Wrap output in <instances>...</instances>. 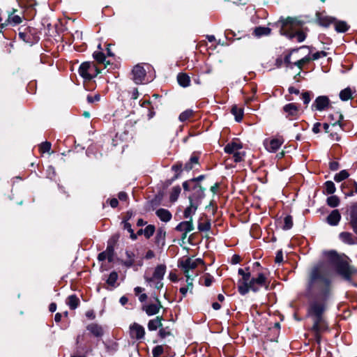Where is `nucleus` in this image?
<instances>
[{
    "instance_id": "4468645a",
    "label": "nucleus",
    "mask_w": 357,
    "mask_h": 357,
    "mask_svg": "<svg viewBox=\"0 0 357 357\" xmlns=\"http://www.w3.org/2000/svg\"><path fill=\"white\" fill-rule=\"evenodd\" d=\"M245 270L247 273L242 277V284L238 286V291L242 295H245L248 292V287L251 280L249 268H247Z\"/></svg>"
},
{
    "instance_id": "412c9836",
    "label": "nucleus",
    "mask_w": 357,
    "mask_h": 357,
    "mask_svg": "<svg viewBox=\"0 0 357 357\" xmlns=\"http://www.w3.org/2000/svg\"><path fill=\"white\" fill-rule=\"evenodd\" d=\"M194 229L193 220H187L180 222L176 227L178 231L189 233Z\"/></svg>"
},
{
    "instance_id": "72a5a7b5",
    "label": "nucleus",
    "mask_w": 357,
    "mask_h": 357,
    "mask_svg": "<svg viewBox=\"0 0 357 357\" xmlns=\"http://www.w3.org/2000/svg\"><path fill=\"white\" fill-rule=\"evenodd\" d=\"M181 188L178 186H175L172 188L171 194H170V200L172 202H174L177 200L180 193H181Z\"/></svg>"
},
{
    "instance_id": "a18cd8bd",
    "label": "nucleus",
    "mask_w": 357,
    "mask_h": 357,
    "mask_svg": "<svg viewBox=\"0 0 357 357\" xmlns=\"http://www.w3.org/2000/svg\"><path fill=\"white\" fill-rule=\"evenodd\" d=\"M192 115V111L191 109H188L183 112L179 115V120L182 122L185 121L188 119H190Z\"/></svg>"
},
{
    "instance_id": "6e6552de",
    "label": "nucleus",
    "mask_w": 357,
    "mask_h": 357,
    "mask_svg": "<svg viewBox=\"0 0 357 357\" xmlns=\"http://www.w3.org/2000/svg\"><path fill=\"white\" fill-rule=\"evenodd\" d=\"M283 112L287 118L289 119H295L298 118L300 114V109L298 106L295 103H289L283 107Z\"/></svg>"
},
{
    "instance_id": "603ef678",
    "label": "nucleus",
    "mask_w": 357,
    "mask_h": 357,
    "mask_svg": "<svg viewBox=\"0 0 357 357\" xmlns=\"http://www.w3.org/2000/svg\"><path fill=\"white\" fill-rule=\"evenodd\" d=\"M162 280H155V282L149 283L150 286H153L157 289H160L163 287Z\"/></svg>"
},
{
    "instance_id": "79ce46f5",
    "label": "nucleus",
    "mask_w": 357,
    "mask_h": 357,
    "mask_svg": "<svg viewBox=\"0 0 357 357\" xmlns=\"http://www.w3.org/2000/svg\"><path fill=\"white\" fill-rule=\"evenodd\" d=\"M155 232V227L149 225L144 229V235L146 238H149Z\"/></svg>"
},
{
    "instance_id": "bb28decb",
    "label": "nucleus",
    "mask_w": 357,
    "mask_h": 357,
    "mask_svg": "<svg viewBox=\"0 0 357 357\" xmlns=\"http://www.w3.org/2000/svg\"><path fill=\"white\" fill-rule=\"evenodd\" d=\"M165 236H166L165 231L162 229H159L157 231V234H156V236H155V243L158 245L163 246L165 243Z\"/></svg>"
},
{
    "instance_id": "f8f14e48",
    "label": "nucleus",
    "mask_w": 357,
    "mask_h": 357,
    "mask_svg": "<svg viewBox=\"0 0 357 357\" xmlns=\"http://www.w3.org/2000/svg\"><path fill=\"white\" fill-rule=\"evenodd\" d=\"M283 143L282 138H273L270 140H266L264 142L265 147L269 152H275L279 149Z\"/></svg>"
},
{
    "instance_id": "4c0bfd02",
    "label": "nucleus",
    "mask_w": 357,
    "mask_h": 357,
    "mask_svg": "<svg viewBox=\"0 0 357 357\" xmlns=\"http://www.w3.org/2000/svg\"><path fill=\"white\" fill-rule=\"evenodd\" d=\"M349 176V174L346 170H342L340 172L335 174V176L334 177V180L336 182H340V181L346 179L347 178H348Z\"/></svg>"
},
{
    "instance_id": "cd10ccee",
    "label": "nucleus",
    "mask_w": 357,
    "mask_h": 357,
    "mask_svg": "<svg viewBox=\"0 0 357 357\" xmlns=\"http://www.w3.org/2000/svg\"><path fill=\"white\" fill-rule=\"evenodd\" d=\"M79 303V299L75 295H71L68 297L67 304L70 309L74 310L77 308Z\"/></svg>"
},
{
    "instance_id": "8fccbe9b",
    "label": "nucleus",
    "mask_w": 357,
    "mask_h": 357,
    "mask_svg": "<svg viewBox=\"0 0 357 357\" xmlns=\"http://www.w3.org/2000/svg\"><path fill=\"white\" fill-rule=\"evenodd\" d=\"M164 352V349L162 346L158 345L155 347L153 348L152 353L154 357H158L161 354H162Z\"/></svg>"
},
{
    "instance_id": "c03bdc74",
    "label": "nucleus",
    "mask_w": 357,
    "mask_h": 357,
    "mask_svg": "<svg viewBox=\"0 0 357 357\" xmlns=\"http://www.w3.org/2000/svg\"><path fill=\"white\" fill-rule=\"evenodd\" d=\"M324 185L326 193L333 194L335 192L336 188L333 182L328 181H326Z\"/></svg>"
},
{
    "instance_id": "e2e57ef3",
    "label": "nucleus",
    "mask_w": 357,
    "mask_h": 357,
    "mask_svg": "<svg viewBox=\"0 0 357 357\" xmlns=\"http://www.w3.org/2000/svg\"><path fill=\"white\" fill-rule=\"evenodd\" d=\"M99 100H100V96L99 95H96L93 97L88 96V97H87V100H88V102L89 103H92V102H93L95 101H98Z\"/></svg>"
},
{
    "instance_id": "b1692460",
    "label": "nucleus",
    "mask_w": 357,
    "mask_h": 357,
    "mask_svg": "<svg viewBox=\"0 0 357 357\" xmlns=\"http://www.w3.org/2000/svg\"><path fill=\"white\" fill-rule=\"evenodd\" d=\"M162 317H156L153 319H151L148 323V328L149 331H155L158 328H161L162 326Z\"/></svg>"
},
{
    "instance_id": "20e7f679",
    "label": "nucleus",
    "mask_w": 357,
    "mask_h": 357,
    "mask_svg": "<svg viewBox=\"0 0 357 357\" xmlns=\"http://www.w3.org/2000/svg\"><path fill=\"white\" fill-rule=\"evenodd\" d=\"M144 66L148 70L150 68V66L146 63L137 64L132 70V79L137 84H142L146 81L147 70L144 68Z\"/></svg>"
},
{
    "instance_id": "5fc2aeb1",
    "label": "nucleus",
    "mask_w": 357,
    "mask_h": 357,
    "mask_svg": "<svg viewBox=\"0 0 357 357\" xmlns=\"http://www.w3.org/2000/svg\"><path fill=\"white\" fill-rule=\"evenodd\" d=\"M351 220L357 218V203L354 204L350 213Z\"/></svg>"
},
{
    "instance_id": "2eb2a0df",
    "label": "nucleus",
    "mask_w": 357,
    "mask_h": 357,
    "mask_svg": "<svg viewBox=\"0 0 357 357\" xmlns=\"http://www.w3.org/2000/svg\"><path fill=\"white\" fill-rule=\"evenodd\" d=\"M329 104V99L326 96H319L316 98L312 104V107H314L319 111L324 110L328 107Z\"/></svg>"
},
{
    "instance_id": "39448f33",
    "label": "nucleus",
    "mask_w": 357,
    "mask_h": 357,
    "mask_svg": "<svg viewBox=\"0 0 357 357\" xmlns=\"http://www.w3.org/2000/svg\"><path fill=\"white\" fill-rule=\"evenodd\" d=\"M17 11L16 9L13 8L11 11L8 13V19L5 23L1 24V28H3L8 24L15 26L22 22L24 17L23 15L15 14Z\"/></svg>"
},
{
    "instance_id": "37998d69",
    "label": "nucleus",
    "mask_w": 357,
    "mask_h": 357,
    "mask_svg": "<svg viewBox=\"0 0 357 357\" xmlns=\"http://www.w3.org/2000/svg\"><path fill=\"white\" fill-rule=\"evenodd\" d=\"M293 226V220L292 218L290 215H287L284 219V225L282 227L283 229L288 230L291 229Z\"/></svg>"
},
{
    "instance_id": "dca6fc26",
    "label": "nucleus",
    "mask_w": 357,
    "mask_h": 357,
    "mask_svg": "<svg viewBox=\"0 0 357 357\" xmlns=\"http://www.w3.org/2000/svg\"><path fill=\"white\" fill-rule=\"evenodd\" d=\"M242 148H243V146L240 142L232 141V142L228 143L225 146L224 150L227 153L233 154L235 152H237L238 151L242 149Z\"/></svg>"
},
{
    "instance_id": "9b49d317",
    "label": "nucleus",
    "mask_w": 357,
    "mask_h": 357,
    "mask_svg": "<svg viewBox=\"0 0 357 357\" xmlns=\"http://www.w3.org/2000/svg\"><path fill=\"white\" fill-rule=\"evenodd\" d=\"M166 272V266L163 264L158 265L155 268L153 276L151 278L146 277V281L148 283L155 282V280H162Z\"/></svg>"
},
{
    "instance_id": "c9c22d12",
    "label": "nucleus",
    "mask_w": 357,
    "mask_h": 357,
    "mask_svg": "<svg viewBox=\"0 0 357 357\" xmlns=\"http://www.w3.org/2000/svg\"><path fill=\"white\" fill-rule=\"evenodd\" d=\"M271 33V29L268 27H257L255 30L257 36H268Z\"/></svg>"
},
{
    "instance_id": "bf43d9fd",
    "label": "nucleus",
    "mask_w": 357,
    "mask_h": 357,
    "mask_svg": "<svg viewBox=\"0 0 357 357\" xmlns=\"http://www.w3.org/2000/svg\"><path fill=\"white\" fill-rule=\"evenodd\" d=\"M296 20L295 18H292V17H287L283 24L284 26H288V25H290V26H294L295 24H296Z\"/></svg>"
},
{
    "instance_id": "052dcab7",
    "label": "nucleus",
    "mask_w": 357,
    "mask_h": 357,
    "mask_svg": "<svg viewBox=\"0 0 357 357\" xmlns=\"http://www.w3.org/2000/svg\"><path fill=\"white\" fill-rule=\"evenodd\" d=\"M195 277L187 278L186 280L187 286L185 287L188 288V291H190V292L192 291L193 287L192 280Z\"/></svg>"
},
{
    "instance_id": "09e8293b",
    "label": "nucleus",
    "mask_w": 357,
    "mask_h": 357,
    "mask_svg": "<svg viewBox=\"0 0 357 357\" xmlns=\"http://www.w3.org/2000/svg\"><path fill=\"white\" fill-rule=\"evenodd\" d=\"M311 60L309 56H305L304 58L297 61L294 63V65L298 67L300 69L302 68L303 66L308 63Z\"/></svg>"
},
{
    "instance_id": "69168bd1",
    "label": "nucleus",
    "mask_w": 357,
    "mask_h": 357,
    "mask_svg": "<svg viewBox=\"0 0 357 357\" xmlns=\"http://www.w3.org/2000/svg\"><path fill=\"white\" fill-rule=\"evenodd\" d=\"M212 282H213V278L210 275L206 276L204 280L205 286L209 287L211 285Z\"/></svg>"
},
{
    "instance_id": "e433bc0d",
    "label": "nucleus",
    "mask_w": 357,
    "mask_h": 357,
    "mask_svg": "<svg viewBox=\"0 0 357 357\" xmlns=\"http://www.w3.org/2000/svg\"><path fill=\"white\" fill-rule=\"evenodd\" d=\"M327 204L331 207H336L339 205L340 199L335 196L333 195L327 198Z\"/></svg>"
},
{
    "instance_id": "393cba45",
    "label": "nucleus",
    "mask_w": 357,
    "mask_h": 357,
    "mask_svg": "<svg viewBox=\"0 0 357 357\" xmlns=\"http://www.w3.org/2000/svg\"><path fill=\"white\" fill-rule=\"evenodd\" d=\"M158 217L163 222H169L172 218L171 213L164 208H160L156 211Z\"/></svg>"
},
{
    "instance_id": "7c9ffc66",
    "label": "nucleus",
    "mask_w": 357,
    "mask_h": 357,
    "mask_svg": "<svg viewBox=\"0 0 357 357\" xmlns=\"http://www.w3.org/2000/svg\"><path fill=\"white\" fill-rule=\"evenodd\" d=\"M140 105L142 107L147 109V111H148L147 115H148L149 119H151L154 116L155 112L153 111H152L153 107L152 106H151V102L149 100H146L141 101Z\"/></svg>"
},
{
    "instance_id": "0e129e2a",
    "label": "nucleus",
    "mask_w": 357,
    "mask_h": 357,
    "mask_svg": "<svg viewBox=\"0 0 357 357\" xmlns=\"http://www.w3.org/2000/svg\"><path fill=\"white\" fill-rule=\"evenodd\" d=\"M350 223L354 231L357 234V218L351 219Z\"/></svg>"
},
{
    "instance_id": "ddd939ff",
    "label": "nucleus",
    "mask_w": 357,
    "mask_h": 357,
    "mask_svg": "<svg viewBox=\"0 0 357 357\" xmlns=\"http://www.w3.org/2000/svg\"><path fill=\"white\" fill-rule=\"evenodd\" d=\"M156 303H150L143 305L142 310L146 312L147 315L152 316L159 312L162 305L158 298H156Z\"/></svg>"
},
{
    "instance_id": "f03ea898",
    "label": "nucleus",
    "mask_w": 357,
    "mask_h": 357,
    "mask_svg": "<svg viewBox=\"0 0 357 357\" xmlns=\"http://www.w3.org/2000/svg\"><path fill=\"white\" fill-rule=\"evenodd\" d=\"M328 255L333 264L336 266L338 273L347 278H349L351 271L346 260L333 251L330 252Z\"/></svg>"
},
{
    "instance_id": "5701e85b",
    "label": "nucleus",
    "mask_w": 357,
    "mask_h": 357,
    "mask_svg": "<svg viewBox=\"0 0 357 357\" xmlns=\"http://www.w3.org/2000/svg\"><path fill=\"white\" fill-rule=\"evenodd\" d=\"M356 91L354 89L350 87H347L340 92L339 96L341 100L347 101L353 98V94Z\"/></svg>"
},
{
    "instance_id": "7ed1b4c3",
    "label": "nucleus",
    "mask_w": 357,
    "mask_h": 357,
    "mask_svg": "<svg viewBox=\"0 0 357 357\" xmlns=\"http://www.w3.org/2000/svg\"><path fill=\"white\" fill-rule=\"evenodd\" d=\"M202 259L187 258L180 263V267L185 275L186 278L196 277L197 273H190V271L195 269L199 264H203Z\"/></svg>"
},
{
    "instance_id": "680f3d73",
    "label": "nucleus",
    "mask_w": 357,
    "mask_h": 357,
    "mask_svg": "<svg viewBox=\"0 0 357 357\" xmlns=\"http://www.w3.org/2000/svg\"><path fill=\"white\" fill-rule=\"evenodd\" d=\"M298 42H302L305 40V36L302 32H298L294 36Z\"/></svg>"
},
{
    "instance_id": "f257e3e1",
    "label": "nucleus",
    "mask_w": 357,
    "mask_h": 357,
    "mask_svg": "<svg viewBox=\"0 0 357 357\" xmlns=\"http://www.w3.org/2000/svg\"><path fill=\"white\" fill-rule=\"evenodd\" d=\"M330 289V273L326 266L321 264L313 267L309 273L306 296L324 300L328 296Z\"/></svg>"
},
{
    "instance_id": "ea45409f",
    "label": "nucleus",
    "mask_w": 357,
    "mask_h": 357,
    "mask_svg": "<svg viewBox=\"0 0 357 357\" xmlns=\"http://www.w3.org/2000/svg\"><path fill=\"white\" fill-rule=\"evenodd\" d=\"M117 279H118L117 273L115 271H113L109 274V275L107 280V283L111 286H114Z\"/></svg>"
},
{
    "instance_id": "9d476101",
    "label": "nucleus",
    "mask_w": 357,
    "mask_h": 357,
    "mask_svg": "<svg viewBox=\"0 0 357 357\" xmlns=\"http://www.w3.org/2000/svg\"><path fill=\"white\" fill-rule=\"evenodd\" d=\"M266 282V278L263 273H259L257 278H252L248 287V291L252 290L257 291L259 289L264 286Z\"/></svg>"
},
{
    "instance_id": "f3484780",
    "label": "nucleus",
    "mask_w": 357,
    "mask_h": 357,
    "mask_svg": "<svg viewBox=\"0 0 357 357\" xmlns=\"http://www.w3.org/2000/svg\"><path fill=\"white\" fill-rule=\"evenodd\" d=\"M87 331L96 337H102L103 335V329L101 326L96 323H91L86 326Z\"/></svg>"
},
{
    "instance_id": "de8ad7c7",
    "label": "nucleus",
    "mask_w": 357,
    "mask_h": 357,
    "mask_svg": "<svg viewBox=\"0 0 357 357\" xmlns=\"http://www.w3.org/2000/svg\"><path fill=\"white\" fill-rule=\"evenodd\" d=\"M104 252L105 253V255L107 256V259H108V261L109 262L112 261L114 254V248H112V246H107L106 250Z\"/></svg>"
},
{
    "instance_id": "58836bf2",
    "label": "nucleus",
    "mask_w": 357,
    "mask_h": 357,
    "mask_svg": "<svg viewBox=\"0 0 357 357\" xmlns=\"http://www.w3.org/2000/svg\"><path fill=\"white\" fill-rule=\"evenodd\" d=\"M123 229H126L130 234V238H132V240H136L137 234H135L134 233L133 229L131 227V225L126 221L123 222Z\"/></svg>"
},
{
    "instance_id": "473e14b6",
    "label": "nucleus",
    "mask_w": 357,
    "mask_h": 357,
    "mask_svg": "<svg viewBox=\"0 0 357 357\" xmlns=\"http://www.w3.org/2000/svg\"><path fill=\"white\" fill-rule=\"evenodd\" d=\"M198 162H199L198 157H197V156H192L190 158L189 162H188L185 165L184 169L186 170V171H190V170H191L193 168L194 165H197Z\"/></svg>"
},
{
    "instance_id": "0eeeda50",
    "label": "nucleus",
    "mask_w": 357,
    "mask_h": 357,
    "mask_svg": "<svg viewBox=\"0 0 357 357\" xmlns=\"http://www.w3.org/2000/svg\"><path fill=\"white\" fill-rule=\"evenodd\" d=\"M324 311V305L322 303L314 301L310 304L308 310L309 315L313 318L323 317L322 314Z\"/></svg>"
},
{
    "instance_id": "aec40b11",
    "label": "nucleus",
    "mask_w": 357,
    "mask_h": 357,
    "mask_svg": "<svg viewBox=\"0 0 357 357\" xmlns=\"http://www.w3.org/2000/svg\"><path fill=\"white\" fill-rule=\"evenodd\" d=\"M190 205L185 209L183 216L189 220H192V215L195 213L197 209V205L192 202L191 197H189Z\"/></svg>"
},
{
    "instance_id": "864d4df0",
    "label": "nucleus",
    "mask_w": 357,
    "mask_h": 357,
    "mask_svg": "<svg viewBox=\"0 0 357 357\" xmlns=\"http://www.w3.org/2000/svg\"><path fill=\"white\" fill-rule=\"evenodd\" d=\"M301 98L304 104L307 105L310 102V95L309 92H304L302 93Z\"/></svg>"
},
{
    "instance_id": "6e6d98bb",
    "label": "nucleus",
    "mask_w": 357,
    "mask_h": 357,
    "mask_svg": "<svg viewBox=\"0 0 357 357\" xmlns=\"http://www.w3.org/2000/svg\"><path fill=\"white\" fill-rule=\"evenodd\" d=\"M283 261V253L282 250H278L276 253L275 261L277 264H280Z\"/></svg>"
},
{
    "instance_id": "13d9d810",
    "label": "nucleus",
    "mask_w": 357,
    "mask_h": 357,
    "mask_svg": "<svg viewBox=\"0 0 357 357\" xmlns=\"http://www.w3.org/2000/svg\"><path fill=\"white\" fill-rule=\"evenodd\" d=\"M326 56V53L324 52H318L312 54L311 59L312 60H317L319 59L320 57H324Z\"/></svg>"
},
{
    "instance_id": "c85d7f7f",
    "label": "nucleus",
    "mask_w": 357,
    "mask_h": 357,
    "mask_svg": "<svg viewBox=\"0 0 357 357\" xmlns=\"http://www.w3.org/2000/svg\"><path fill=\"white\" fill-rule=\"evenodd\" d=\"M231 113L235 116L236 121L239 122L242 120L243 116V110L242 108L238 107L237 105H234L231 108Z\"/></svg>"
},
{
    "instance_id": "f704fd0d",
    "label": "nucleus",
    "mask_w": 357,
    "mask_h": 357,
    "mask_svg": "<svg viewBox=\"0 0 357 357\" xmlns=\"http://www.w3.org/2000/svg\"><path fill=\"white\" fill-rule=\"evenodd\" d=\"M349 26L345 22L339 21L335 24V29L338 32H345L347 31Z\"/></svg>"
},
{
    "instance_id": "3c124183",
    "label": "nucleus",
    "mask_w": 357,
    "mask_h": 357,
    "mask_svg": "<svg viewBox=\"0 0 357 357\" xmlns=\"http://www.w3.org/2000/svg\"><path fill=\"white\" fill-rule=\"evenodd\" d=\"M50 149H51V144L48 142H45L42 143L40 146V149L41 152H43V153L49 152Z\"/></svg>"
},
{
    "instance_id": "4d7b16f0",
    "label": "nucleus",
    "mask_w": 357,
    "mask_h": 357,
    "mask_svg": "<svg viewBox=\"0 0 357 357\" xmlns=\"http://www.w3.org/2000/svg\"><path fill=\"white\" fill-rule=\"evenodd\" d=\"M170 335H171V333L169 331H167V328H160V329L159 331V335L162 338H165L167 336H169Z\"/></svg>"
},
{
    "instance_id": "2f4dec72",
    "label": "nucleus",
    "mask_w": 357,
    "mask_h": 357,
    "mask_svg": "<svg viewBox=\"0 0 357 357\" xmlns=\"http://www.w3.org/2000/svg\"><path fill=\"white\" fill-rule=\"evenodd\" d=\"M93 56L98 63H104L105 66L109 64V61H106L105 56L101 52H95Z\"/></svg>"
},
{
    "instance_id": "1a4fd4ad",
    "label": "nucleus",
    "mask_w": 357,
    "mask_h": 357,
    "mask_svg": "<svg viewBox=\"0 0 357 357\" xmlns=\"http://www.w3.org/2000/svg\"><path fill=\"white\" fill-rule=\"evenodd\" d=\"M144 328L137 323H134L130 326V335L131 338L140 340L144 337Z\"/></svg>"
},
{
    "instance_id": "c756f323",
    "label": "nucleus",
    "mask_w": 357,
    "mask_h": 357,
    "mask_svg": "<svg viewBox=\"0 0 357 357\" xmlns=\"http://www.w3.org/2000/svg\"><path fill=\"white\" fill-rule=\"evenodd\" d=\"M126 255L127 256V259L124 260L122 264L126 267H130L135 263V254L131 251H126Z\"/></svg>"
},
{
    "instance_id": "6ab92c4d",
    "label": "nucleus",
    "mask_w": 357,
    "mask_h": 357,
    "mask_svg": "<svg viewBox=\"0 0 357 357\" xmlns=\"http://www.w3.org/2000/svg\"><path fill=\"white\" fill-rule=\"evenodd\" d=\"M340 239L344 243L354 245L357 243V238L354 237L351 233L344 231L339 235Z\"/></svg>"
},
{
    "instance_id": "a878e982",
    "label": "nucleus",
    "mask_w": 357,
    "mask_h": 357,
    "mask_svg": "<svg viewBox=\"0 0 357 357\" xmlns=\"http://www.w3.org/2000/svg\"><path fill=\"white\" fill-rule=\"evenodd\" d=\"M177 81L180 86L187 87L190 86V77L185 73H178L177 75Z\"/></svg>"
},
{
    "instance_id": "a211bd4d",
    "label": "nucleus",
    "mask_w": 357,
    "mask_h": 357,
    "mask_svg": "<svg viewBox=\"0 0 357 357\" xmlns=\"http://www.w3.org/2000/svg\"><path fill=\"white\" fill-rule=\"evenodd\" d=\"M91 66L90 63L84 62L82 63L79 68V75L84 78L85 79L90 80L92 79V76L89 73Z\"/></svg>"
},
{
    "instance_id": "774afa93",
    "label": "nucleus",
    "mask_w": 357,
    "mask_h": 357,
    "mask_svg": "<svg viewBox=\"0 0 357 357\" xmlns=\"http://www.w3.org/2000/svg\"><path fill=\"white\" fill-rule=\"evenodd\" d=\"M330 168L333 171H335L339 168V164L337 162H331L330 163Z\"/></svg>"
},
{
    "instance_id": "423d86ee",
    "label": "nucleus",
    "mask_w": 357,
    "mask_h": 357,
    "mask_svg": "<svg viewBox=\"0 0 357 357\" xmlns=\"http://www.w3.org/2000/svg\"><path fill=\"white\" fill-rule=\"evenodd\" d=\"M312 330L316 333L317 342L319 341V334L327 329V324L323 317L313 318Z\"/></svg>"
},
{
    "instance_id": "a19ab883",
    "label": "nucleus",
    "mask_w": 357,
    "mask_h": 357,
    "mask_svg": "<svg viewBox=\"0 0 357 357\" xmlns=\"http://www.w3.org/2000/svg\"><path fill=\"white\" fill-rule=\"evenodd\" d=\"M211 229V222L209 220H206L204 222H199L198 229L201 231H207Z\"/></svg>"
},
{
    "instance_id": "338daca9",
    "label": "nucleus",
    "mask_w": 357,
    "mask_h": 357,
    "mask_svg": "<svg viewBox=\"0 0 357 357\" xmlns=\"http://www.w3.org/2000/svg\"><path fill=\"white\" fill-rule=\"evenodd\" d=\"M181 167H182V165L181 163H178V164H176L172 166V170H174L175 172H181Z\"/></svg>"
},
{
    "instance_id": "49530a36",
    "label": "nucleus",
    "mask_w": 357,
    "mask_h": 357,
    "mask_svg": "<svg viewBox=\"0 0 357 357\" xmlns=\"http://www.w3.org/2000/svg\"><path fill=\"white\" fill-rule=\"evenodd\" d=\"M232 155H233L234 162H238L243 160L245 154V152L241 151L239 150L237 152H235L234 153H233Z\"/></svg>"
},
{
    "instance_id": "4be33fe9",
    "label": "nucleus",
    "mask_w": 357,
    "mask_h": 357,
    "mask_svg": "<svg viewBox=\"0 0 357 357\" xmlns=\"http://www.w3.org/2000/svg\"><path fill=\"white\" fill-rule=\"evenodd\" d=\"M341 219V215L338 210H333L327 218V222L329 225L335 226Z\"/></svg>"
}]
</instances>
